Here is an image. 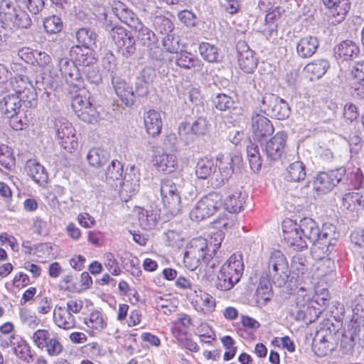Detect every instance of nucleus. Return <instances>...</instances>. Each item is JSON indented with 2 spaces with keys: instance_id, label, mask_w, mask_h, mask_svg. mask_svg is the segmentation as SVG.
<instances>
[{
  "instance_id": "obj_1",
  "label": "nucleus",
  "mask_w": 364,
  "mask_h": 364,
  "mask_svg": "<svg viewBox=\"0 0 364 364\" xmlns=\"http://www.w3.org/2000/svg\"><path fill=\"white\" fill-rule=\"evenodd\" d=\"M298 225L306 244H313L314 254L320 257L321 253L332 252L339 237L333 225L326 224L320 231L316 222L310 218H302Z\"/></svg>"
},
{
  "instance_id": "obj_2",
  "label": "nucleus",
  "mask_w": 364,
  "mask_h": 364,
  "mask_svg": "<svg viewBox=\"0 0 364 364\" xmlns=\"http://www.w3.org/2000/svg\"><path fill=\"white\" fill-rule=\"evenodd\" d=\"M208 249V241L206 239L198 237L191 240L186 245L183 252V264L190 271H194L198 267L201 259L208 262L205 270V277L208 279H213L214 275L213 269L216 266V261L213 259L212 254H210Z\"/></svg>"
},
{
  "instance_id": "obj_3",
  "label": "nucleus",
  "mask_w": 364,
  "mask_h": 364,
  "mask_svg": "<svg viewBox=\"0 0 364 364\" xmlns=\"http://www.w3.org/2000/svg\"><path fill=\"white\" fill-rule=\"evenodd\" d=\"M244 271L242 257L232 254L222 265L214 281L215 287L220 291L231 289L240 279Z\"/></svg>"
},
{
  "instance_id": "obj_4",
  "label": "nucleus",
  "mask_w": 364,
  "mask_h": 364,
  "mask_svg": "<svg viewBox=\"0 0 364 364\" xmlns=\"http://www.w3.org/2000/svg\"><path fill=\"white\" fill-rule=\"evenodd\" d=\"M222 205V196L217 192H211L197 203L190 213V218L192 220H202L213 215Z\"/></svg>"
},
{
  "instance_id": "obj_5",
  "label": "nucleus",
  "mask_w": 364,
  "mask_h": 364,
  "mask_svg": "<svg viewBox=\"0 0 364 364\" xmlns=\"http://www.w3.org/2000/svg\"><path fill=\"white\" fill-rule=\"evenodd\" d=\"M269 277L277 287L284 286L289 278V265L286 257L280 251L272 252L268 262Z\"/></svg>"
},
{
  "instance_id": "obj_6",
  "label": "nucleus",
  "mask_w": 364,
  "mask_h": 364,
  "mask_svg": "<svg viewBox=\"0 0 364 364\" xmlns=\"http://www.w3.org/2000/svg\"><path fill=\"white\" fill-rule=\"evenodd\" d=\"M259 106L265 114L279 120L289 117L291 112L286 101L272 93L264 94Z\"/></svg>"
},
{
  "instance_id": "obj_7",
  "label": "nucleus",
  "mask_w": 364,
  "mask_h": 364,
  "mask_svg": "<svg viewBox=\"0 0 364 364\" xmlns=\"http://www.w3.org/2000/svg\"><path fill=\"white\" fill-rule=\"evenodd\" d=\"M54 129L59 144L64 149L72 152L77 149L78 142L75 129L65 118L63 117L55 118Z\"/></svg>"
},
{
  "instance_id": "obj_8",
  "label": "nucleus",
  "mask_w": 364,
  "mask_h": 364,
  "mask_svg": "<svg viewBox=\"0 0 364 364\" xmlns=\"http://www.w3.org/2000/svg\"><path fill=\"white\" fill-rule=\"evenodd\" d=\"M31 338L36 346L41 350L45 349L50 356H57L63 350L58 335L48 330L38 329L33 333Z\"/></svg>"
},
{
  "instance_id": "obj_9",
  "label": "nucleus",
  "mask_w": 364,
  "mask_h": 364,
  "mask_svg": "<svg viewBox=\"0 0 364 364\" xmlns=\"http://www.w3.org/2000/svg\"><path fill=\"white\" fill-rule=\"evenodd\" d=\"M346 170L341 166L327 172H320L314 181V188L318 193L330 192L345 176Z\"/></svg>"
},
{
  "instance_id": "obj_10",
  "label": "nucleus",
  "mask_w": 364,
  "mask_h": 364,
  "mask_svg": "<svg viewBox=\"0 0 364 364\" xmlns=\"http://www.w3.org/2000/svg\"><path fill=\"white\" fill-rule=\"evenodd\" d=\"M233 157L229 155L219 154L216 159L211 184L220 187L231 178L233 173Z\"/></svg>"
},
{
  "instance_id": "obj_11",
  "label": "nucleus",
  "mask_w": 364,
  "mask_h": 364,
  "mask_svg": "<svg viewBox=\"0 0 364 364\" xmlns=\"http://www.w3.org/2000/svg\"><path fill=\"white\" fill-rule=\"evenodd\" d=\"M72 107L77 117L85 122L95 124L100 120L99 112L86 96H75L72 101Z\"/></svg>"
},
{
  "instance_id": "obj_12",
  "label": "nucleus",
  "mask_w": 364,
  "mask_h": 364,
  "mask_svg": "<svg viewBox=\"0 0 364 364\" xmlns=\"http://www.w3.org/2000/svg\"><path fill=\"white\" fill-rule=\"evenodd\" d=\"M162 201L165 207L173 215L178 214L182 208L180 192L172 181L166 179L161 182L160 188Z\"/></svg>"
},
{
  "instance_id": "obj_13",
  "label": "nucleus",
  "mask_w": 364,
  "mask_h": 364,
  "mask_svg": "<svg viewBox=\"0 0 364 364\" xmlns=\"http://www.w3.org/2000/svg\"><path fill=\"white\" fill-rule=\"evenodd\" d=\"M282 230L284 239L294 250H302L307 247L297 223L291 219H285L282 223Z\"/></svg>"
},
{
  "instance_id": "obj_14",
  "label": "nucleus",
  "mask_w": 364,
  "mask_h": 364,
  "mask_svg": "<svg viewBox=\"0 0 364 364\" xmlns=\"http://www.w3.org/2000/svg\"><path fill=\"white\" fill-rule=\"evenodd\" d=\"M287 134L279 132L264 144L262 150L269 161H277L284 154Z\"/></svg>"
},
{
  "instance_id": "obj_15",
  "label": "nucleus",
  "mask_w": 364,
  "mask_h": 364,
  "mask_svg": "<svg viewBox=\"0 0 364 364\" xmlns=\"http://www.w3.org/2000/svg\"><path fill=\"white\" fill-rule=\"evenodd\" d=\"M331 252L321 253L320 257L317 254H314L319 261L317 262L315 276L317 279L323 280L326 283L332 282L335 279L336 264L331 258H325L326 255H328Z\"/></svg>"
},
{
  "instance_id": "obj_16",
  "label": "nucleus",
  "mask_w": 364,
  "mask_h": 364,
  "mask_svg": "<svg viewBox=\"0 0 364 364\" xmlns=\"http://www.w3.org/2000/svg\"><path fill=\"white\" fill-rule=\"evenodd\" d=\"M140 174L134 168H132L129 172H126L124 181L120 189L121 198L127 201L139 190Z\"/></svg>"
},
{
  "instance_id": "obj_17",
  "label": "nucleus",
  "mask_w": 364,
  "mask_h": 364,
  "mask_svg": "<svg viewBox=\"0 0 364 364\" xmlns=\"http://www.w3.org/2000/svg\"><path fill=\"white\" fill-rule=\"evenodd\" d=\"M252 132L255 139L261 141L274 132V127L270 120L259 113L252 117Z\"/></svg>"
},
{
  "instance_id": "obj_18",
  "label": "nucleus",
  "mask_w": 364,
  "mask_h": 364,
  "mask_svg": "<svg viewBox=\"0 0 364 364\" xmlns=\"http://www.w3.org/2000/svg\"><path fill=\"white\" fill-rule=\"evenodd\" d=\"M112 83L117 95L127 107H132L134 103L135 94L132 87L120 77L114 76Z\"/></svg>"
},
{
  "instance_id": "obj_19",
  "label": "nucleus",
  "mask_w": 364,
  "mask_h": 364,
  "mask_svg": "<svg viewBox=\"0 0 364 364\" xmlns=\"http://www.w3.org/2000/svg\"><path fill=\"white\" fill-rule=\"evenodd\" d=\"M59 70L67 82L74 84L80 82L81 76L75 62L68 58H63L58 62Z\"/></svg>"
},
{
  "instance_id": "obj_20",
  "label": "nucleus",
  "mask_w": 364,
  "mask_h": 364,
  "mask_svg": "<svg viewBox=\"0 0 364 364\" xmlns=\"http://www.w3.org/2000/svg\"><path fill=\"white\" fill-rule=\"evenodd\" d=\"M144 122L147 133L152 136L159 135L162 128L161 114L154 109H149L144 114Z\"/></svg>"
},
{
  "instance_id": "obj_21",
  "label": "nucleus",
  "mask_w": 364,
  "mask_h": 364,
  "mask_svg": "<svg viewBox=\"0 0 364 364\" xmlns=\"http://www.w3.org/2000/svg\"><path fill=\"white\" fill-rule=\"evenodd\" d=\"M318 48V41L316 37L306 36L301 38L296 44V53L301 58L311 57Z\"/></svg>"
},
{
  "instance_id": "obj_22",
  "label": "nucleus",
  "mask_w": 364,
  "mask_h": 364,
  "mask_svg": "<svg viewBox=\"0 0 364 364\" xmlns=\"http://www.w3.org/2000/svg\"><path fill=\"white\" fill-rule=\"evenodd\" d=\"M53 318L57 326L65 330H70L75 326V317L66 310L65 306H55Z\"/></svg>"
},
{
  "instance_id": "obj_23",
  "label": "nucleus",
  "mask_w": 364,
  "mask_h": 364,
  "mask_svg": "<svg viewBox=\"0 0 364 364\" xmlns=\"http://www.w3.org/2000/svg\"><path fill=\"white\" fill-rule=\"evenodd\" d=\"M116 16L129 27L136 29L140 26V21L136 15L123 3L118 1L113 8Z\"/></svg>"
},
{
  "instance_id": "obj_24",
  "label": "nucleus",
  "mask_w": 364,
  "mask_h": 364,
  "mask_svg": "<svg viewBox=\"0 0 364 364\" xmlns=\"http://www.w3.org/2000/svg\"><path fill=\"white\" fill-rule=\"evenodd\" d=\"M26 173L38 184L44 185L48 181L45 168L36 159H29L25 165Z\"/></svg>"
},
{
  "instance_id": "obj_25",
  "label": "nucleus",
  "mask_w": 364,
  "mask_h": 364,
  "mask_svg": "<svg viewBox=\"0 0 364 364\" xmlns=\"http://www.w3.org/2000/svg\"><path fill=\"white\" fill-rule=\"evenodd\" d=\"M243 50L238 51V65L246 73H252L257 66L258 60L253 50L242 43Z\"/></svg>"
},
{
  "instance_id": "obj_26",
  "label": "nucleus",
  "mask_w": 364,
  "mask_h": 364,
  "mask_svg": "<svg viewBox=\"0 0 364 364\" xmlns=\"http://www.w3.org/2000/svg\"><path fill=\"white\" fill-rule=\"evenodd\" d=\"M92 49L93 48L75 46L70 50V56L80 65L89 67L96 60L92 55Z\"/></svg>"
},
{
  "instance_id": "obj_27",
  "label": "nucleus",
  "mask_w": 364,
  "mask_h": 364,
  "mask_svg": "<svg viewBox=\"0 0 364 364\" xmlns=\"http://www.w3.org/2000/svg\"><path fill=\"white\" fill-rule=\"evenodd\" d=\"M292 301L294 303V305L301 306L303 309L305 307L310 308V306H313L312 303L314 301L311 300V295L307 293V291L304 287L299 288L296 293L292 296ZM314 301L319 305H326L328 298L320 297L317 295Z\"/></svg>"
},
{
  "instance_id": "obj_28",
  "label": "nucleus",
  "mask_w": 364,
  "mask_h": 364,
  "mask_svg": "<svg viewBox=\"0 0 364 364\" xmlns=\"http://www.w3.org/2000/svg\"><path fill=\"white\" fill-rule=\"evenodd\" d=\"M247 194L242 189H236L229 193L224 202V205L230 213L240 212L243 207Z\"/></svg>"
},
{
  "instance_id": "obj_29",
  "label": "nucleus",
  "mask_w": 364,
  "mask_h": 364,
  "mask_svg": "<svg viewBox=\"0 0 364 364\" xmlns=\"http://www.w3.org/2000/svg\"><path fill=\"white\" fill-rule=\"evenodd\" d=\"M21 107L19 97L14 94L4 96L0 101V110L5 117L18 114Z\"/></svg>"
},
{
  "instance_id": "obj_30",
  "label": "nucleus",
  "mask_w": 364,
  "mask_h": 364,
  "mask_svg": "<svg viewBox=\"0 0 364 364\" xmlns=\"http://www.w3.org/2000/svg\"><path fill=\"white\" fill-rule=\"evenodd\" d=\"M360 50L356 43L352 41H343L335 48L336 56L343 60H350L356 58Z\"/></svg>"
},
{
  "instance_id": "obj_31",
  "label": "nucleus",
  "mask_w": 364,
  "mask_h": 364,
  "mask_svg": "<svg viewBox=\"0 0 364 364\" xmlns=\"http://www.w3.org/2000/svg\"><path fill=\"white\" fill-rule=\"evenodd\" d=\"M134 213L136 215L138 224L142 229L149 230L156 225L159 216L153 210L149 211L141 207H137L134 209Z\"/></svg>"
},
{
  "instance_id": "obj_32",
  "label": "nucleus",
  "mask_w": 364,
  "mask_h": 364,
  "mask_svg": "<svg viewBox=\"0 0 364 364\" xmlns=\"http://www.w3.org/2000/svg\"><path fill=\"white\" fill-rule=\"evenodd\" d=\"M152 162L159 171L171 173L176 165V159L173 154L168 155L164 152H157Z\"/></svg>"
},
{
  "instance_id": "obj_33",
  "label": "nucleus",
  "mask_w": 364,
  "mask_h": 364,
  "mask_svg": "<svg viewBox=\"0 0 364 364\" xmlns=\"http://www.w3.org/2000/svg\"><path fill=\"white\" fill-rule=\"evenodd\" d=\"M272 281L269 278L262 277L256 290L255 300L259 306L266 305L272 296Z\"/></svg>"
},
{
  "instance_id": "obj_34",
  "label": "nucleus",
  "mask_w": 364,
  "mask_h": 364,
  "mask_svg": "<svg viewBox=\"0 0 364 364\" xmlns=\"http://www.w3.org/2000/svg\"><path fill=\"white\" fill-rule=\"evenodd\" d=\"M138 33L137 41L144 47L152 49L157 43V38L154 32L140 23V26L135 29Z\"/></svg>"
},
{
  "instance_id": "obj_35",
  "label": "nucleus",
  "mask_w": 364,
  "mask_h": 364,
  "mask_svg": "<svg viewBox=\"0 0 364 364\" xmlns=\"http://www.w3.org/2000/svg\"><path fill=\"white\" fill-rule=\"evenodd\" d=\"M291 269L297 278L303 279L306 274H308L309 263L303 254L298 253L292 257Z\"/></svg>"
},
{
  "instance_id": "obj_36",
  "label": "nucleus",
  "mask_w": 364,
  "mask_h": 364,
  "mask_svg": "<svg viewBox=\"0 0 364 364\" xmlns=\"http://www.w3.org/2000/svg\"><path fill=\"white\" fill-rule=\"evenodd\" d=\"M329 67L330 65L327 60L318 59L308 63L304 70L315 77L320 78L327 72Z\"/></svg>"
},
{
  "instance_id": "obj_37",
  "label": "nucleus",
  "mask_w": 364,
  "mask_h": 364,
  "mask_svg": "<svg viewBox=\"0 0 364 364\" xmlns=\"http://www.w3.org/2000/svg\"><path fill=\"white\" fill-rule=\"evenodd\" d=\"M350 9V3L349 0H340L335 4L333 7H331V14L334 18V23H340L343 21Z\"/></svg>"
},
{
  "instance_id": "obj_38",
  "label": "nucleus",
  "mask_w": 364,
  "mask_h": 364,
  "mask_svg": "<svg viewBox=\"0 0 364 364\" xmlns=\"http://www.w3.org/2000/svg\"><path fill=\"white\" fill-rule=\"evenodd\" d=\"M215 164L213 160L208 158L200 159L196 167V174L198 178L205 179L210 177L211 180L213 173Z\"/></svg>"
},
{
  "instance_id": "obj_39",
  "label": "nucleus",
  "mask_w": 364,
  "mask_h": 364,
  "mask_svg": "<svg viewBox=\"0 0 364 364\" xmlns=\"http://www.w3.org/2000/svg\"><path fill=\"white\" fill-rule=\"evenodd\" d=\"M247 155L251 169L254 172H258L262 166V159L257 145L250 141L247 146Z\"/></svg>"
},
{
  "instance_id": "obj_40",
  "label": "nucleus",
  "mask_w": 364,
  "mask_h": 364,
  "mask_svg": "<svg viewBox=\"0 0 364 364\" xmlns=\"http://www.w3.org/2000/svg\"><path fill=\"white\" fill-rule=\"evenodd\" d=\"M202 293L203 291L198 289L196 285H193L191 282L183 278V295L186 296V299L194 309L198 303Z\"/></svg>"
},
{
  "instance_id": "obj_41",
  "label": "nucleus",
  "mask_w": 364,
  "mask_h": 364,
  "mask_svg": "<svg viewBox=\"0 0 364 364\" xmlns=\"http://www.w3.org/2000/svg\"><path fill=\"white\" fill-rule=\"evenodd\" d=\"M287 178L292 181H300L306 177V170L301 161H296L289 165L287 168Z\"/></svg>"
},
{
  "instance_id": "obj_42",
  "label": "nucleus",
  "mask_w": 364,
  "mask_h": 364,
  "mask_svg": "<svg viewBox=\"0 0 364 364\" xmlns=\"http://www.w3.org/2000/svg\"><path fill=\"white\" fill-rule=\"evenodd\" d=\"M108 159V154L106 151L94 148L89 151L87 159L89 164L94 167H100L105 164Z\"/></svg>"
},
{
  "instance_id": "obj_43",
  "label": "nucleus",
  "mask_w": 364,
  "mask_h": 364,
  "mask_svg": "<svg viewBox=\"0 0 364 364\" xmlns=\"http://www.w3.org/2000/svg\"><path fill=\"white\" fill-rule=\"evenodd\" d=\"M78 43L83 47L93 48L96 44L97 35L89 28H82L76 33Z\"/></svg>"
},
{
  "instance_id": "obj_44",
  "label": "nucleus",
  "mask_w": 364,
  "mask_h": 364,
  "mask_svg": "<svg viewBox=\"0 0 364 364\" xmlns=\"http://www.w3.org/2000/svg\"><path fill=\"white\" fill-rule=\"evenodd\" d=\"M18 7L11 0H0V18L10 22L16 15Z\"/></svg>"
},
{
  "instance_id": "obj_45",
  "label": "nucleus",
  "mask_w": 364,
  "mask_h": 364,
  "mask_svg": "<svg viewBox=\"0 0 364 364\" xmlns=\"http://www.w3.org/2000/svg\"><path fill=\"white\" fill-rule=\"evenodd\" d=\"M351 309L353 316L351 321L360 323L364 317V297L360 294L355 297L352 301Z\"/></svg>"
},
{
  "instance_id": "obj_46",
  "label": "nucleus",
  "mask_w": 364,
  "mask_h": 364,
  "mask_svg": "<svg viewBox=\"0 0 364 364\" xmlns=\"http://www.w3.org/2000/svg\"><path fill=\"white\" fill-rule=\"evenodd\" d=\"M215 299L210 294L203 291L195 309L198 311H203L207 314L211 313L215 309Z\"/></svg>"
},
{
  "instance_id": "obj_47",
  "label": "nucleus",
  "mask_w": 364,
  "mask_h": 364,
  "mask_svg": "<svg viewBox=\"0 0 364 364\" xmlns=\"http://www.w3.org/2000/svg\"><path fill=\"white\" fill-rule=\"evenodd\" d=\"M123 166L119 161H112L106 171V181L107 183H112L121 179L123 174Z\"/></svg>"
},
{
  "instance_id": "obj_48",
  "label": "nucleus",
  "mask_w": 364,
  "mask_h": 364,
  "mask_svg": "<svg viewBox=\"0 0 364 364\" xmlns=\"http://www.w3.org/2000/svg\"><path fill=\"white\" fill-rule=\"evenodd\" d=\"M85 323L90 328L101 331L106 328L107 323L101 312L98 311L90 314L88 318L85 319Z\"/></svg>"
},
{
  "instance_id": "obj_49",
  "label": "nucleus",
  "mask_w": 364,
  "mask_h": 364,
  "mask_svg": "<svg viewBox=\"0 0 364 364\" xmlns=\"http://www.w3.org/2000/svg\"><path fill=\"white\" fill-rule=\"evenodd\" d=\"M202 57L207 61L213 63L217 61L219 54L218 48L209 43H202L198 46Z\"/></svg>"
},
{
  "instance_id": "obj_50",
  "label": "nucleus",
  "mask_w": 364,
  "mask_h": 364,
  "mask_svg": "<svg viewBox=\"0 0 364 364\" xmlns=\"http://www.w3.org/2000/svg\"><path fill=\"white\" fill-rule=\"evenodd\" d=\"M0 165L10 170L15 165L11 149L6 145H0Z\"/></svg>"
},
{
  "instance_id": "obj_51",
  "label": "nucleus",
  "mask_w": 364,
  "mask_h": 364,
  "mask_svg": "<svg viewBox=\"0 0 364 364\" xmlns=\"http://www.w3.org/2000/svg\"><path fill=\"white\" fill-rule=\"evenodd\" d=\"M14 353L20 359L28 363L33 360L30 346L25 341L21 340L18 342L17 346L14 347Z\"/></svg>"
},
{
  "instance_id": "obj_52",
  "label": "nucleus",
  "mask_w": 364,
  "mask_h": 364,
  "mask_svg": "<svg viewBox=\"0 0 364 364\" xmlns=\"http://www.w3.org/2000/svg\"><path fill=\"white\" fill-rule=\"evenodd\" d=\"M17 97L26 107L31 108L37 105V95L32 85Z\"/></svg>"
},
{
  "instance_id": "obj_53",
  "label": "nucleus",
  "mask_w": 364,
  "mask_h": 364,
  "mask_svg": "<svg viewBox=\"0 0 364 364\" xmlns=\"http://www.w3.org/2000/svg\"><path fill=\"white\" fill-rule=\"evenodd\" d=\"M43 26L47 33H56L62 30L63 22L60 17L52 16L45 19Z\"/></svg>"
},
{
  "instance_id": "obj_54",
  "label": "nucleus",
  "mask_w": 364,
  "mask_h": 364,
  "mask_svg": "<svg viewBox=\"0 0 364 364\" xmlns=\"http://www.w3.org/2000/svg\"><path fill=\"white\" fill-rule=\"evenodd\" d=\"M10 22L14 27L23 28H27L31 24V20L28 14L19 8L16 10V15H15L14 18Z\"/></svg>"
},
{
  "instance_id": "obj_55",
  "label": "nucleus",
  "mask_w": 364,
  "mask_h": 364,
  "mask_svg": "<svg viewBox=\"0 0 364 364\" xmlns=\"http://www.w3.org/2000/svg\"><path fill=\"white\" fill-rule=\"evenodd\" d=\"M19 316L21 322L29 328H34L39 324V318L34 313L27 309H21Z\"/></svg>"
},
{
  "instance_id": "obj_56",
  "label": "nucleus",
  "mask_w": 364,
  "mask_h": 364,
  "mask_svg": "<svg viewBox=\"0 0 364 364\" xmlns=\"http://www.w3.org/2000/svg\"><path fill=\"white\" fill-rule=\"evenodd\" d=\"M215 107L220 110L225 111L232 107L234 100L228 95L223 93L218 94L213 100Z\"/></svg>"
},
{
  "instance_id": "obj_57",
  "label": "nucleus",
  "mask_w": 364,
  "mask_h": 364,
  "mask_svg": "<svg viewBox=\"0 0 364 364\" xmlns=\"http://www.w3.org/2000/svg\"><path fill=\"white\" fill-rule=\"evenodd\" d=\"M362 196H359V189L356 191H352L346 193L342 199L343 205L348 210H353L358 206V200Z\"/></svg>"
},
{
  "instance_id": "obj_58",
  "label": "nucleus",
  "mask_w": 364,
  "mask_h": 364,
  "mask_svg": "<svg viewBox=\"0 0 364 364\" xmlns=\"http://www.w3.org/2000/svg\"><path fill=\"white\" fill-rule=\"evenodd\" d=\"M11 85L16 92V95H19L26 90L31 84L28 82V78L23 75H16L11 79Z\"/></svg>"
},
{
  "instance_id": "obj_59",
  "label": "nucleus",
  "mask_w": 364,
  "mask_h": 364,
  "mask_svg": "<svg viewBox=\"0 0 364 364\" xmlns=\"http://www.w3.org/2000/svg\"><path fill=\"white\" fill-rule=\"evenodd\" d=\"M224 237L225 235L222 230H218L211 234L210 240L208 242V249L210 250L208 252L210 254H212V256L215 255L216 250L220 247Z\"/></svg>"
},
{
  "instance_id": "obj_60",
  "label": "nucleus",
  "mask_w": 364,
  "mask_h": 364,
  "mask_svg": "<svg viewBox=\"0 0 364 364\" xmlns=\"http://www.w3.org/2000/svg\"><path fill=\"white\" fill-rule=\"evenodd\" d=\"M220 340L223 346L227 349V350L225 352L223 355V358L225 360H229L232 359L235 355L236 353V347L234 346L235 341L229 336H225L221 338Z\"/></svg>"
},
{
  "instance_id": "obj_61",
  "label": "nucleus",
  "mask_w": 364,
  "mask_h": 364,
  "mask_svg": "<svg viewBox=\"0 0 364 364\" xmlns=\"http://www.w3.org/2000/svg\"><path fill=\"white\" fill-rule=\"evenodd\" d=\"M117 48L122 51L124 56L128 58L136 51L135 41L134 38L130 36L127 39L124 40Z\"/></svg>"
},
{
  "instance_id": "obj_62",
  "label": "nucleus",
  "mask_w": 364,
  "mask_h": 364,
  "mask_svg": "<svg viewBox=\"0 0 364 364\" xmlns=\"http://www.w3.org/2000/svg\"><path fill=\"white\" fill-rule=\"evenodd\" d=\"M210 127L208 120L204 117H198L191 125V130L194 134H205Z\"/></svg>"
},
{
  "instance_id": "obj_63",
  "label": "nucleus",
  "mask_w": 364,
  "mask_h": 364,
  "mask_svg": "<svg viewBox=\"0 0 364 364\" xmlns=\"http://www.w3.org/2000/svg\"><path fill=\"white\" fill-rule=\"evenodd\" d=\"M110 36L117 46L120 45L124 40L127 39V38L130 36L124 27L118 26L112 28L110 32Z\"/></svg>"
},
{
  "instance_id": "obj_64",
  "label": "nucleus",
  "mask_w": 364,
  "mask_h": 364,
  "mask_svg": "<svg viewBox=\"0 0 364 364\" xmlns=\"http://www.w3.org/2000/svg\"><path fill=\"white\" fill-rule=\"evenodd\" d=\"M351 73L355 84L357 83L358 85L364 83V60L357 62Z\"/></svg>"
}]
</instances>
